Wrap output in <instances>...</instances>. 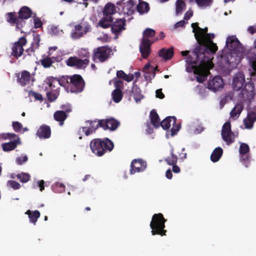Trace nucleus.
Instances as JSON below:
<instances>
[{
    "mask_svg": "<svg viewBox=\"0 0 256 256\" xmlns=\"http://www.w3.org/2000/svg\"><path fill=\"white\" fill-rule=\"evenodd\" d=\"M172 120H173L172 124H176V118L175 116H168L162 122H160V126H161L162 128L164 130H168L171 126L170 122H172Z\"/></svg>",
    "mask_w": 256,
    "mask_h": 256,
    "instance_id": "c756f323",
    "label": "nucleus"
},
{
    "mask_svg": "<svg viewBox=\"0 0 256 256\" xmlns=\"http://www.w3.org/2000/svg\"><path fill=\"white\" fill-rule=\"evenodd\" d=\"M114 86L116 88L115 89H118V90H121L124 88V82L121 80H116L114 82Z\"/></svg>",
    "mask_w": 256,
    "mask_h": 256,
    "instance_id": "052dcab7",
    "label": "nucleus"
},
{
    "mask_svg": "<svg viewBox=\"0 0 256 256\" xmlns=\"http://www.w3.org/2000/svg\"><path fill=\"white\" fill-rule=\"evenodd\" d=\"M146 162L142 159H134L130 164V174H134L136 172L144 171L146 168Z\"/></svg>",
    "mask_w": 256,
    "mask_h": 256,
    "instance_id": "4468645a",
    "label": "nucleus"
},
{
    "mask_svg": "<svg viewBox=\"0 0 256 256\" xmlns=\"http://www.w3.org/2000/svg\"><path fill=\"white\" fill-rule=\"evenodd\" d=\"M12 126L16 132H20L22 128V125L18 122H13Z\"/></svg>",
    "mask_w": 256,
    "mask_h": 256,
    "instance_id": "6e6d98bb",
    "label": "nucleus"
},
{
    "mask_svg": "<svg viewBox=\"0 0 256 256\" xmlns=\"http://www.w3.org/2000/svg\"><path fill=\"white\" fill-rule=\"evenodd\" d=\"M25 214L28 215L30 219V222L33 224L34 225L36 224V222L38 218L40 217V214L38 210L34 211H31L30 210H28Z\"/></svg>",
    "mask_w": 256,
    "mask_h": 256,
    "instance_id": "bb28decb",
    "label": "nucleus"
},
{
    "mask_svg": "<svg viewBox=\"0 0 256 256\" xmlns=\"http://www.w3.org/2000/svg\"><path fill=\"white\" fill-rule=\"evenodd\" d=\"M101 120L102 128L104 130H108L110 131H114L117 129L120 124V122L113 118L102 119Z\"/></svg>",
    "mask_w": 256,
    "mask_h": 256,
    "instance_id": "a211bd4d",
    "label": "nucleus"
},
{
    "mask_svg": "<svg viewBox=\"0 0 256 256\" xmlns=\"http://www.w3.org/2000/svg\"><path fill=\"white\" fill-rule=\"evenodd\" d=\"M102 12L104 16H112L116 12L114 5L111 3L107 4H106Z\"/></svg>",
    "mask_w": 256,
    "mask_h": 256,
    "instance_id": "e433bc0d",
    "label": "nucleus"
},
{
    "mask_svg": "<svg viewBox=\"0 0 256 256\" xmlns=\"http://www.w3.org/2000/svg\"><path fill=\"white\" fill-rule=\"evenodd\" d=\"M126 20L124 18L116 19L111 26L112 32L117 35L120 32L125 29Z\"/></svg>",
    "mask_w": 256,
    "mask_h": 256,
    "instance_id": "412c9836",
    "label": "nucleus"
},
{
    "mask_svg": "<svg viewBox=\"0 0 256 256\" xmlns=\"http://www.w3.org/2000/svg\"><path fill=\"white\" fill-rule=\"evenodd\" d=\"M193 16V12L192 10H188L184 16V20H188Z\"/></svg>",
    "mask_w": 256,
    "mask_h": 256,
    "instance_id": "338daca9",
    "label": "nucleus"
},
{
    "mask_svg": "<svg viewBox=\"0 0 256 256\" xmlns=\"http://www.w3.org/2000/svg\"><path fill=\"white\" fill-rule=\"evenodd\" d=\"M176 4V14L178 16L182 14L183 10L186 8V4L182 0H177Z\"/></svg>",
    "mask_w": 256,
    "mask_h": 256,
    "instance_id": "79ce46f5",
    "label": "nucleus"
},
{
    "mask_svg": "<svg viewBox=\"0 0 256 256\" xmlns=\"http://www.w3.org/2000/svg\"><path fill=\"white\" fill-rule=\"evenodd\" d=\"M68 115L64 110H57L54 114V119L60 122V124L62 126L64 122L67 118Z\"/></svg>",
    "mask_w": 256,
    "mask_h": 256,
    "instance_id": "c85d7f7f",
    "label": "nucleus"
},
{
    "mask_svg": "<svg viewBox=\"0 0 256 256\" xmlns=\"http://www.w3.org/2000/svg\"><path fill=\"white\" fill-rule=\"evenodd\" d=\"M150 122L153 126L157 128L160 127V118L158 114L155 110H152L150 114Z\"/></svg>",
    "mask_w": 256,
    "mask_h": 256,
    "instance_id": "393cba45",
    "label": "nucleus"
},
{
    "mask_svg": "<svg viewBox=\"0 0 256 256\" xmlns=\"http://www.w3.org/2000/svg\"><path fill=\"white\" fill-rule=\"evenodd\" d=\"M112 52V49L107 46L98 47L94 50L92 59L94 62H103L109 58Z\"/></svg>",
    "mask_w": 256,
    "mask_h": 256,
    "instance_id": "0eeeda50",
    "label": "nucleus"
},
{
    "mask_svg": "<svg viewBox=\"0 0 256 256\" xmlns=\"http://www.w3.org/2000/svg\"><path fill=\"white\" fill-rule=\"evenodd\" d=\"M244 104L242 102L236 104L230 112V116L233 118L236 116L238 117L242 112Z\"/></svg>",
    "mask_w": 256,
    "mask_h": 256,
    "instance_id": "c9c22d12",
    "label": "nucleus"
},
{
    "mask_svg": "<svg viewBox=\"0 0 256 256\" xmlns=\"http://www.w3.org/2000/svg\"><path fill=\"white\" fill-rule=\"evenodd\" d=\"M90 148L94 154L98 156H101L106 152H111L114 148V144L107 138L104 139L94 138L90 141Z\"/></svg>",
    "mask_w": 256,
    "mask_h": 256,
    "instance_id": "39448f33",
    "label": "nucleus"
},
{
    "mask_svg": "<svg viewBox=\"0 0 256 256\" xmlns=\"http://www.w3.org/2000/svg\"><path fill=\"white\" fill-rule=\"evenodd\" d=\"M158 38H156L152 42H148V40H144L142 41V43L140 46V51L144 58H147L151 52V45L156 41Z\"/></svg>",
    "mask_w": 256,
    "mask_h": 256,
    "instance_id": "6ab92c4d",
    "label": "nucleus"
},
{
    "mask_svg": "<svg viewBox=\"0 0 256 256\" xmlns=\"http://www.w3.org/2000/svg\"><path fill=\"white\" fill-rule=\"evenodd\" d=\"M54 63L52 58H46L40 60L41 64L45 68H50Z\"/></svg>",
    "mask_w": 256,
    "mask_h": 256,
    "instance_id": "09e8293b",
    "label": "nucleus"
},
{
    "mask_svg": "<svg viewBox=\"0 0 256 256\" xmlns=\"http://www.w3.org/2000/svg\"><path fill=\"white\" fill-rule=\"evenodd\" d=\"M16 76L18 82L23 86L30 84L34 81V78L27 70H23L20 74H16Z\"/></svg>",
    "mask_w": 256,
    "mask_h": 256,
    "instance_id": "f3484780",
    "label": "nucleus"
},
{
    "mask_svg": "<svg viewBox=\"0 0 256 256\" xmlns=\"http://www.w3.org/2000/svg\"><path fill=\"white\" fill-rule=\"evenodd\" d=\"M34 24L36 28H40L42 25V23L39 18H36L34 19Z\"/></svg>",
    "mask_w": 256,
    "mask_h": 256,
    "instance_id": "69168bd1",
    "label": "nucleus"
},
{
    "mask_svg": "<svg viewBox=\"0 0 256 256\" xmlns=\"http://www.w3.org/2000/svg\"><path fill=\"white\" fill-rule=\"evenodd\" d=\"M178 158L174 154V148H171L170 150V156L164 158V160L169 166L174 165L177 164Z\"/></svg>",
    "mask_w": 256,
    "mask_h": 256,
    "instance_id": "7c9ffc66",
    "label": "nucleus"
},
{
    "mask_svg": "<svg viewBox=\"0 0 256 256\" xmlns=\"http://www.w3.org/2000/svg\"><path fill=\"white\" fill-rule=\"evenodd\" d=\"M174 54L172 48L168 49L162 48L158 52L160 56L166 60L170 59L173 56Z\"/></svg>",
    "mask_w": 256,
    "mask_h": 256,
    "instance_id": "2f4dec72",
    "label": "nucleus"
},
{
    "mask_svg": "<svg viewBox=\"0 0 256 256\" xmlns=\"http://www.w3.org/2000/svg\"><path fill=\"white\" fill-rule=\"evenodd\" d=\"M196 2L200 7H208L211 6L213 0H195Z\"/></svg>",
    "mask_w": 256,
    "mask_h": 256,
    "instance_id": "de8ad7c7",
    "label": "nucleus"
},
{
    "mask_svg": "<svg viewBox=\"0 0 256 256\" xmlns=\"http://www.w3.org/2000/svg\"><path fill=\"white\" fill-rule=\"evenodd\" d=\"M91 26L88 22H81L74 26V30L71 33L74 39H78L90 31Z\"/></svg>",
    "mask_w": 256,
    "mask_h": 256,
    "instance_id": "9b49d317",
    "label": "nucleus"
},
{
    "mask_svg": "<svg viewBox=\"0 0 256 256\" xmlns=\"http://www.w3.org/2000/svg\"><path fill=\"white\" fill-rule=\"evenodd\" d=\"M256 120V114L254 112L248 113L246 118L244 120V124L245 128L247 129H250L253 127L254 123Z\"/></svg>",
    "mask_w": 256,
    "mask_h": 256,
    "instance_id": "5701e85b",
    "label": "nucleus"
},
{
    "mask_svg": "<svg viewBox=\"0 0 256 256\" xmlns=\"http://www.w3.org/2000/svg\"><path fill=\"white\" fill-rule=\"evenodd\" d=\"M20 143V139L18 138L17 140L9 142L3 144H2V148L4 152H9L14 150Z\"/></svg>",
    "mask_w": 256,
    "mask_h": 256,
    "instance_id": "a878e982",
    "label": "nucleus"
},
{
    "mask_svg": "<svg viewBox=\"0 0 256 256\" xmlns=\"http://www.w3.org/2000/svg\"><path fill=\"white\" fill-rule=\"evenodd\" d=\"M228 132H232L231 124L230 122H226L222 126V135Z\"/></svg>",
    "mask_w": 256,
    "mask_h": 256,
    "instance_id": "3c124183",
    "label": "nucleus"
},
{
    "mask_svg": "<svg viewBox=\"0 0 256 256\" xmlns=\"http://www.w3.org/2000/svg\"><path fill=\"white\" fill-rule=\"evenodd\" d=\"M250 150V148L248 146L245 144L242 143L240 144V152L242 155H244L246 153H248Z\"/></svg>",
    "mask_w": 256,
    "mask_h": 256,
    "instance_id": "5fc2aeb1",
    "label": "nucleus"
},
{
    "mask_svg": "<svg viewBox=\"0 0 256 256\" xmlns=\"http://www.w3.org/2000/svg\"><path fill=\"white\" fill-rule=\"evenodd\" d=\"M190 54L186 58L188 64L192 66L196 79L198 82L202 83L207 78L210 74V70L213 66L212 58L210 56H198L196 60Z\"/></svg>",
    "mask_w": 256,
    "mask_h": 256,
    "instance_id": "f257e3e1",
    "label": "nucleus"
},
{
    "mask_svg": "<svg viewBox=\"0 0 256 256\" xmlns=\"http://www.w3.org/2000/svg\"><path fill=\"white\" fill-rule=\"evenodd\" d=\"M27 40L25 37H20L17 42H16L11 44L10 56L18 59L24 54V46L26 45Z\"/></svg>",
    "mask_w": 256,
    "mask_h": 256,
    "instance_id": "1a4fd4ad",
    "label": "nucleus"
},
{
    "mask_svg": "<svg viewBox=\"0 0 256 256\" xmlns=\"http://www.w3.org/2000/svg\"><path fill=\"white\" fill-rule=\"evenodd\" d=\"M89 62L88 59L82 60L76 56H70L65 61V63L68 66L76 69L85 68L88 65Z\"/></svg>",
    "mask_w": 256,
    "mask_h": 256,
    "instance_id": "ddd939ff",
    "label": "nucleus"
},
{
    "mask_svg": "<svg viewBox=\"0 0 256 256\" xmlns=\"http://www.w3.org/2000/svg\"><path fill=\"white\" fill-rule=\"evenodd\" d=\"M70 78V76H62L58 78L59 85L69 88Z\"/></svg>",
    "mask_w": 256,
    "mask_h": 256,
    "instance_id": "37998d69",
    "label": "nucleus"
},
{
    "mask_svg": "<svg viewBox=\"0 0 256 256\" xmlns=\"http://www.w3.org/2000/svg\"><path fill=\"white\" fill-rule=\"evenodd\" d=\"M78 56L80 58L84 59H88L90 57V53L88 50L86 49H81L78 50Z\"/></svg>",
    "mask_w": 256,
    "mask_h": 256,
    "instance_id": "603ef678",
    "label": "nucleus"
},
{
    "mask_svg": "<svg viewBox=\"0 0 256 256\" xmlns=\"http://www.w3.org/2000/svg\"><path fill=\"white\" fill-rule=\"evenodd\" d=\"M28 94L30 96L34 98L36 100L42 101L44 100L43 96L40 94L34 91L30 90L28 92Z\"/></svg>",
    "mask_w": 256,
    "mask_h": 256,
    "instance_id": "864d4df0",
    "label": "nucleus"
},
{
    "mask_svg": "<svg viewBox=\"0 0 256 256\" xmlns=\"http://www.w3.org/2000/svg\"><path fill=\"white\" fill-rule=\"evenodd\" d=\"M132 93L133 98L136 102H140L143 98L144 96L142 94V90L138 86L133 83V86L132 89Z\"/></svg>",
    "mask_w": 256,
    "mask_h": 256,
    "instance_id": "b1692460",
    "label": "nucleus"
},
{
    "mask_svg": "<svg viewBox=\"0 0 256 256\" xmlns=\"http://www.w3.org/2000/svg\"><path fill=\"white\" fill-rule=\"evenodd\" d=\"M172 125L173 126L170 130V135L172 136H175L177 134L178 131L180 130V124H176H176Z\"/></svg>",
    "mask_w": 256,
    "mask_h": 256,
    "instance_id": "4d7b16f0",
    "label": "nucleus"
},
{
    "mask_svg": "<svg viewBox=\"0 0 256 256\" xmlns=\"http://www.w3.org/2000/svg\"><path fill=\"white\" fill-rule=\"evenodd\" d=\"M59 94V92L56 90H52L51 92H46V96L50 102L54 101Z\"/></svg>",
    "mask_w": 256,
    "mask_h": 256,
    "instance_id": "a18cd8bd",
    "label": "nucleus"
},
{
    "mask_svg": "<svg viewBox=\"0 0 256 256\" xmlns=\"http://www.w3.org/2000/svg\"><path fill=\"white\" fill-rule=\"evenodd\" d=\"M224 86V83L222 78L217 76L208 82L207 88L214 92H216L222 89Z\"/></svg>",
    "mask_w": 256,
    "mask_h": 256,
    "instance_id": "dca6fc26",
    "label": "nucleus"
},
{
    "mask_svg": "<svg viewBox=\"0 0 256 256\" xmlns=\"http://www.w3.org/2000/svg\"><path fill=\"white\" fill-rule=\"evenodd\" d=\"M32 10L28 7L24 6L18 12V16L14 13L8 12L6 14V20L11 25H16V29L20 30L26 24L24 20H26L32 16Z\"/></svg>",
    "mask_w": 256,
    "mask_h": 256,
    "instance_id": "20e7f679",
    "label": "nucleus"
},
{
    "mask_svg": "<svg viewBox=\"0 0 256 256\" xmlns=\"http://www.w3.org/2000/svg\"><path fill=\"white\" fill-rule=\"evenodd\" d=\"M36 136L40 139H47L51 136V128L50 126L42 124L36 131Z\"/></svg>",
    "mask_w": 256,
    "mask_h": 256,
    "instance_id": "4be33fe9",
    "label": "nucleus"
},
{
    "mask_svg": "<svg viewBox=\"0 0 256 256\" xmlns=\"http://www.w3.org/2000/svg\"><path fill=\"white\" fill-rule=\"evenodd\" d=\"M245 56L248 60L254 72L256 74V54H249L247 53L231 52L224 54L222 58L228 67L234 68L236 67Z\"/></svg>",
    "mask_w": 256,
    "mask_h": 256,
    "instance_id": "7ed1b4c3",
    "label": "nucleus"
},
{
    "mask_svg": "<svg viewBox=\"0 0 256 256\" xmlns=\"http://www.w3.org/2000/svg\"><path fill=\"white\" fill-rule=\"evenodd\" d=\"M28 160V156H23L18 157L16 158V162L17 164L19 165H21L23 164L24 162H27Z\"/></svg>",
    "mask_w": 256,
    "mask_h": 256,
    "instance_id": "680f3d73",
    "label": "nucleus"
},
{
    "mask_svg": "<svg viewBox=\"0 0 256 256\" xmlns=\"http://www.w3.org/2000/svg\"><path fill=\"white\" fill-rule=\"evenodd\" d=\"M40 38L38 36L34 38V40L31 44V46L36 50L38 49L40 46Z\"/></svg>",
    "mask_w": 256,
    "mask_h": 256,
    "instance_id": "bf43d9fd",
    "label": "nucleus"
},
{
    "mask_svg": "<svg viewBox=\"0 0 256 256\" xmlns=\"http://www.w3.org/2000/svg\"><path fill=\"white\" fill-rule=\"evenodd\" d=\"M116 4L122 8V12L125 14L130 16L134 12V6L136 4V2L134 0H130L126 2H124V0H122L118 2Z\"/></svg>",
    "mask_w": 256,
    "mask_h": 256,
    "instance_id": "2eb2a0df",
    "label": "nucleus"
},
{
    "mask_svg": "<svg viewBox=\"0 0 256 256\" xmlns=\"http://www.w3.org/2000/svg\"><path fill=\"white\" fill-rule=\"evenodd\" d=\"M112 96L114 102L118 103L122 100L123 97V93L122 90L115 89L112 91Z\"/></svg>",
    "mask_w": 256,
    "mask_h": 256,
    "instance_id": "ea45409f",
    "label": "nucleus"
},
{
    "mask_svg": "<svg viewBox=\"0 0 256 256\" xmlns=\"http://www.w3.org/2000/svg\"><path fill=\"white\" fill-rule=\"evenodd\" d=\"M156 31L152 28H146L142 33V40H148V42H152V41L154 40L156 38H154V40L152 39V38L155 36L156 34Z\"/></svg>",
    "mask_w": 256,
    "mask_h": 256,
    "instance_id": "473e14b6",
    "label": "nucleus"
},
{
    "mask_svg": "<svg viewBox=\"0 0 256 256\" xmlns=\"http://www.w3.org/2000/svg\"><path fill=\"white\" fill-rule=\"evenodd\" d=\"M81 128H82V132H84L86 136H88L94 132L89 126H82Z\"/></svg>",
    "mask_w": 256,
    "mask_h": 256,
    "instance_id": "0e129e2a",
    "label": "nucleus"
},
{
    "mask_svg": "<svg viewBox=\"0 0 256 256\" xmlns=\"http://www.w3.org/2000/svg\"><path fill=\"white\" fill-rule=\"evenodd\" d=\"M166 222V220L164 218L162 214H154L150 223V227L152 230L151 231L152 235L166 236V230H164V228Z\"/></svg>",
    "mask_w": 256,
    "mask_h": 256,
    "instance_id": "423d86ee",
    "label": "nucleus"
},
{
    "mask_svg": "<svg viewBox=\"0 0 256 256\" xmlns=\"http://www.w3.org/2000/svg\"><path fill=\"white\" fill-rule=\"evenodd\" d=\"M136 8L137 11L140 14L146 13L150 10L148 4L145 2H140Z\"/></svg>",
    "mask_w": 256,
    "mask_h": 256,
    "instance_id": "4c0bfd02",
    "label": "nucleus"
},
{
    "mask_svg": "<svg viewBox=\"0 0 256 256\" xmlns=\"http://www.w3.org/2000/svg\"><path fill=\"white\" fill-rule=\"evenodd\" d=\"M255 94L254 84L248 82L245 84L239 94V97L244 101L250 102L254 98Z\"/></svg>",
    "mask_w": 256,
    "mask_h": 256,
    "instance_id": "f8f14e48",
    "label": "nucleus"
},
{
    "mask_svg": "<svg viewBox=\"0 0 256 256\" xmlns=\"http://www.w3.org/2000/svg\"><path fill=\"white\" fill-rule=\"evenodd\" d=\"M223 154V150L220 147L216 148L212 152L210 156V160L216 162L219 160Z\"/></svg>",
    "mask_w": 256,
    "mask_h": 256,
    "instance_id": "72a5a7b5",
    "label": "nucleus"
},
{
    "mask_svg": "<svg viewBox=\"0 0 256 256\" xmlns=\"http://www.w3.org/2000/svg\"><path fill=\"white\" fill-rule=\"evenodd\" d=\"M214 36V34L208 33L204 38L198 40L197 45L191 54L193 58L196 60L198 56H208L206 54H213L218 50L216 44L212 40Z\"/></svg>",
    "mask_w": 256,
    "mask_h": 256,
    "instance_id": "f03ea898",
    "label": "nucleus"
},
{
    "mask_svg": "<svg viewBox=\"0 0 256 256\" xmlns=\"http://www.w3.org/2000/svg\"><path fill=\"white\" fill-rule=\"evenodd\" d=\"M85 82L82 76L78 74L70 76V91L74 93L82 92L84 87Z\"/></svg>",
    "mask_w": 256,
    "mask_h": 256,
    "instance_id": "6e6552de",
    "label": "nucleus"
},
{
    "mask_svg": "<svg viewBox=\"0 0 256 256\" xmlns=\"http://www.w3.org/2000/svg\"><path fill=\"white\" fill-rule=\"evenodd\" d=\"M16 177L20 182L25 183L30 180V176L28 174L22 172L21 174H18Z\"/></svg>",
    "mask_w": 256,
    "mask_h": 256,
    "instance_id": "49530a36",
    "label": "nucleus"
},
{
    "mask_svg": "<svg viewBox=\"0 0 256 256\" xmlns=\"http://www.w3.org/2000/svg\"><path fill=\"white\" fill-rule=\"evenodd\" d=\"M46 83L48 85L49 88L52 90H56V88L59 85L58 80L57 78L52 76L48 77L46 80Z\"/></svg>",
    "mask_w": 256,
    "mask_h": 256,
    "instance_id": "f704fd0d",
    "label": "nucleus"
},
{
    "mask_svg": "<svg viewBox=\"0 0 256 256\" xmlns=\"http://www.w3.org/2000/svg\"><path fill=\"white\" fill-rule=\"evenodd\" d=\"M245 82L244 75L242 72L236 74L233 78L232 86L234 90H238L242 88Z\"/></svg>",
    "mask_w": 256,
    "mask_h": 256,
    "instance_id": "aec40b11",
    "label": "nucleus"
},
{
    "mask_svg": "<svg viewBox=\"0 0 256 256\" xmlns=\"http://www.w3.org/2000/svg\"><path fill=\"white\" fill-rule=\"evenodd\" d=\"M150 67V64H147L145 65V66L144 68L143 71H144V72L146 73V74H144V77L146 80H148L149 78H150V76H149V73H148V70H149Z\"/></svg>",
    "mask_w": 256,
    "mask_h": 256,
    "instance_id": "e2e57ef3",
    "label": "nucleus"
},
{
    "mask_svg": "<svg viewBox=\"0 0 256 256\" xmlns=\"http://www.w3.org/2000/svg\"><path fill=\"white\" fill-rule=\"evenodd\" d=\"M8 184H9V186L12 188L14 190H18L20 188V184L18 182L14 181V180H9L8 182Z\"/></svg>",
    "mask_w": 256,
    "mask_h": 256,
    "instance_id": "13d9d810",
    "label": "nucleus"
},
{
    "mask_svg": "<svg viewBox=\"0 0 256 256\" xmlns=\"http://www.w3.org/2000/svg\"><path fill=\"white\" fill-rule=\"evenodd\" d=\"M54 190L56 192H62L64 191V185L60 182H56L52 186Z\"/></svg>",
    "mask_w": 256,
    "mask_h": 256,
    "instance_id": "8fccbe9b",
    "label": "nucleus"
},
{
    "mask_svg": "<svg viewBox=\"0 0 256 256\" xmlns=\"http://www.w3.org/2000/svg\"><path fill=\"white\" fill-rule=\"evenodd\" d=\"M226 46L232 52L246 53L244 47L235 36H230L227 38Z\"/></svg>",
    "mask_w": 256,
    "mask_h": 256,
    "instance_id": "9d476101",
    "label": "nucleus"
},
{
    "mask_svg": "<svg viewBox=\"0 0 256 256\" xmlns=\"http://www.w3.org/2000/svg\"><path fill=\"white\" fill-rule=\"evenodd\" d=\"M86 123L89 124V127L95 132V131L99 128H102V120H87Z\"/></svg>",
    "mask_w": 256,
    "mask_h": 256,
    "instance_id": "58836bf2",
    "label": "nucleus"
},
{
    "mask_svg": "<svg viewBox=\"0 0 256 256\" xmlns=\"http://www.w3.org/2000/svg\"><path fill=\"white\" fill-rule=\"evenodd\" d=\"M35 50L36 49L30 46L29 48L26 50V52L28 56H31L32 55L34 54Z\"/></svg>",
    "mask_w": 256,
    "mask_h": 256,
    "instance_id": "774afa93",
    "label": "nucleus"
},
{
    "mask_svg": "<svg viewBox=\"0 0 256 256\" xmlns=\"http://www.w3.org/2000/svg\"><path fill=\"white\" fill-rule=\"evenodd\" d=\"M222 136L223 140L228 145L232 144L234 142V132H232L226 133L224 134H222Z\"/></svg>",
    "mask_w": 256,
    "mask_h": 256,
    "instance_id": "c03bdc74",
    "label": "nucleus"
},
{
    "mask_svg": "<svg viewBox=\"0 0 256 256\" xmlns=\"http://www.w3.org/2000/svg\"><path fill=\"white\" fill-rule=\"evenodd\" d=\"M208 28L207 27L202 28H198V30L196 33L194 34L195 38L198 43V40H201L202 38H204L205 36L208 34Z\"/></svg>",
    "mask_w": 256,
    "mask_h": 256,
    "instance_id": "a19ab883",
    "label": "nucleus"
},
{
    "mask_svg": "<svg viewBox=\"0 0 256 256\" xmlns=\"http://www.w3.org/2000/svg\"><path fill=\"white\" fill-rule=\"evenodd\" d=\"M113 18L112 16H104L98 22V26L104 28L111 27Z\"/></svg>",
    "mask_w": 256,
    "mask_h": 256,
    "instance_id": "cd10ccee",
    "label": "nucleus"
}]
</instances>
